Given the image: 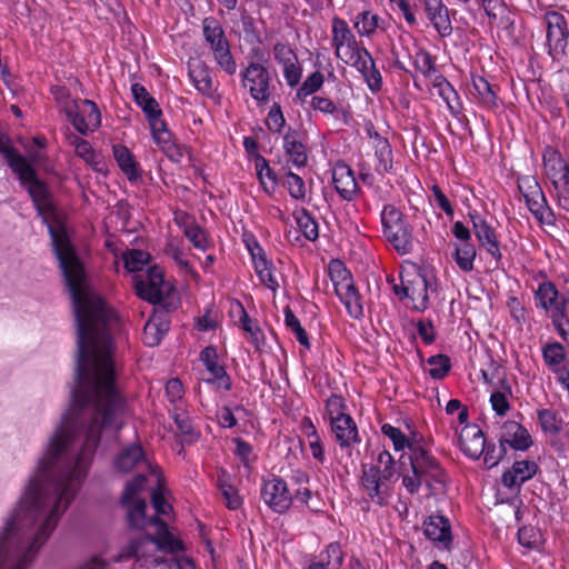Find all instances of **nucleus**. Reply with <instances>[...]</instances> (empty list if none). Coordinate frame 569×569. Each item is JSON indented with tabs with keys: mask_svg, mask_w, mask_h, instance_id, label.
<instances>
[{
	"mask_svg": "<svg viewBox=\"0 0 569 569\" xmlns=\"http://www.w3.org/2000/svg\"><path fill=\"white\" fill-rule=\"evenodd\" d=\"M87 378L77 379L72 407L49 438L36 471L0 533V569H28L40 547L86 479L102 432L122 426L124 402L110 375L96 377L92 390ZM93 556L79 569H107Z\"/></svg>",
	"mask_w": 569,
	"mask_h": 569,
	"instance_id": "1",
	"label": "nucleus"
},
{
	"mask_svg": "<svg viewBox=\"0 0 569 569\" xmlns=\"http://www.w3.org/2000/svg\"><path fill=\"white\" fill-rule=\"evenodd\" d=\"M11 169L27 189L51 236L78 325L77 379L87 378L86 386L92 390L96 377L103 376L106 381H110V375L116 373L111 335L119 327V318L89 286L83 264L53 207L47 186L38 180L32 163L26 158H14Z\"/></svg>",
	"mask_w": 569,
	"mask_h": 569,
	"instance_id": "2",
	"label": "nucleus"
},
{
	"mask_svg": "<svg viewBox=\"0 0 569 569\" xmlns=\"http://www.w3.org/2000/svg\"><path fill=\"white\" fill-rule=\"evenodd\" d=\"M159 528V537L140 536L131 538L121 547L119 553L113 557L112 561L123 562L134 559L142 566L149 568L156 567L163 562L164 552H173L181 548L180 542L176 540L167 530L164 522L156 521Z\"/></svg>",
	"mask_w": 569,
	"mask_h": 569,
	"instance_id": "3",
	"label": "nucleus"
},
{
	"mask_svg": "<svg viewBox=\"0 0 569 569\" xmlns=\"http://www.w3.org/2000/svg\"><path fill=\"white\" fill-rule=\"evenodd\" d=\"M410 451V466L401 471L402 486L409 493H417L422 482L429 488H432L433 483L445 482L443 469L426 448L411 446Z\"/></svg>",
	"mask_w": 569,
	"mask_h": 569,
	"instance_id": "4",
	"label": "nucleus"
},
{
	"mask_svg": "<svg viewBox=\"0 0 569 569\" xmlns=\"http://www.w3.org/2000/svg\"><path fill=\"white\" fill-rule=\"evenodd\" d=\"M383 236L393 248L405 254L412 248V228L403 213L393 204H385L381 211Z\"/></svg>",
	"mask_w": 569,
	"mask_h": 569,
	"instance_id": "5",
	"label": "nucleus"
},
{
	"mask_svg": "<svg viewBox=\"0 0 569 569\" xmlns=\"http://www.w3.org/2000/svg\"><path fill=\"white\" fill-rule=\"evenodd\" d=\"M202 32L206 42L209 44L214 61L228 74H234L237 63L230 50V44L219 21L213 18H206L202 22Z\"/></svg>",
	"mask_w": 569,
	"mask_h": 569,
	"instance_id": "6",
	"label": "nucleus"
},
{
	"mask_svg": "<svg viewBox=\"0 0 569 569\" xmlns=\"http://www.w3.org/2000/svg\"><path fill=\"white\" fill-rule=\"evenodd\" d=\"M543 169L556 190L559 204L569 211V163L557 150L547 148L543 152Z\"/></svg>",
	"mask_w": 569,
	"mask_h": 569,
	"instance_id": "7",
	"label": "nucleus"
},
{
	"mask_svg": "<svg viewBox=\"0 0 569 569\" xmlns=\"http://www.w3.org/2000/svg\"><path fill=\"white\" fill-rule=\"evenodd\" d=\"M430 282L428 278L417 270L401 273L400 286L393 291L400 299H407L412 309L425 311L429 306Z\"/></svg>",
	"mask_w": 569,
	"mask_h": 569,
	"instance_id": "8",
	"label": "nucleus"
},
{
	"mask_svg": "<svg viewBox=\"0 0 569 569\" xmlns=\"http://www.w3.org/2000/svg\"><path fill=\"white\" fill-rule=\"evenodd\" d=\"M535 301L538 308L550 315L552 326L567 319L569 293H560L551 281L539 283L535 291Z\"/></svg>",
	"mask_w": 569,
	"mask_h": 569,
	"instance_id": "9",
	"label": "nucleus"
},
{
	"mask_svg": "<svg viewBox=\"0 0 569 569\" xmlns=\"http://www.w3.org/2000/svg\"><path fill=\"white\" fill-rule=\"evenodd\" d=\"M241 82L250 97L258 103H267L271 96V77L266 67L251 62L241 73Z\"/></svg>",
	"mask_w": 569,
	"mask_h": 569,
	"instance_id": "10",
	"label": "nucleus"
},
{
	"mask_svg": "<svg viewBox=\"0 0 569 569\" xmlns=\"http://www.w3.org/2000/svg\"><path fill=\"white\" fill-rule=\"evenodd\" d=\"M146 482L144 476H137L130 481L123 491L122 503L128 508V521L134 528H144L148 523H154L158 519L146 518V502L138 498Z\"/></svg>",
	"mask_w": 569,
	"mask_h": 569,
	"instance_id": "11",
	"label": "nucleus"
},
{
	"mask_svg": "<svg viewBox=\"0 0 569 569\" xmlns=\"http://www.w3.org/2000/svg\"><path fill=\"white\" fill-rule=\"evenodd\" d=\"M64 111L74 129L84 134L94 131L101 124V114L97 104L91 100L72 101L64 104Z\"/></svg>",
	"mask_w": 569,
	"mask_h": 569,
	"instance_id": "12",
	"label": "nucleus"
},
{
	"mask_svg": "<svg viewBox=\"0 0 569 569\" xmlns=\"http://www.w3.org/2000/svg\"><path fill=\"white\" fill-rule=\"evenodd\" d=\"M134 289L141 299L158 303L163 300L169 286L163 280L162 270L152 267L146 274L134 277Z\"/></svg>",
	"mask_w": 569,
	"mask_h": 569,
	"instance_id": "13",
	"label": "nucleus"
},
{
	"mask_svg": "<svg viewBox=\"0 0 569 569\" xmlns=\"http://www.w3.org/2000/svg\"><path fill=\"white\" fill-rule=\"evenodd\" d=\"M331 46L336 57L341 61L362 47L358 43L348 22L338 16L331 19Z\"/></svg>",
	"mask_w": 569,
	"mask_h": 569,
	"instance_id": "14",
	"label": "nucleus"
},
{
	"mask_svg": "<svg viewBox=\"0 0 569 569\" xmlns=\"http://www.w3.org/2000/svg\"><path fill=\"white\" fill-rule=\"evenodd\" d=\"M392 480L385 478L379 468H368L362 472L361 487L371 501L385 506L392 495L390 486Z\"/></svg>",
	"mask_w": 569,
	"mask_h": 569,
	"instance_id": "15",
	"label": "nucleus"
},
{
	"mask_svg": "<svg viewBox=\"0 0 569 569\" xmlns=\"http://www.w3.org/2000/svg\"><path fill=\"white\" fill-rule=\"evenodd\" d=\"M518 188L525 198L530 212L539 220L546 221L550 217L545 194L533 177L526 176L518 180Z\"/></svg>",
	"mask_w": 569,
	"mask_h": 569,
	"instance_id": "16",
	"label": "nucleus"
},
{
	"mask_svg": "<svg viewBox=\"0 0 569 569\" xmlns=\"http://www.w3.org/2000/svg\"><path fill=\"white\" fill-rule=\"evenodd\" d=\"M342 62L356 68L357 71L361 73L367 86L372 92H377L381 89V73L377 69L376 62L371 53L365 47H361L359 50H357Z\"/></svg>",
	"mask_w": 569,
	"mask_h": 569,
	"instance_id": "17",
	"label": "nucleus"
},
{
	"mask_svg": "<svg viewBox=\"0 0 569 569\" xmlns=\"http://www.w3.org/2000/svg\"><path fill=\"white\" fill-rule=\"evenodd\" d=\"M273 59L282 67L283 78L291 88L296 87L302 77V67L295 50L286 43L277 42L272 48Z\"/></svg>",
	"mask_w": 569,
	"mask_h": 569,
	"instance_id": "18",
	"label": "nucleus"
},
{
	"mask_svg": "<svg viewBox=\"0 0 569 569\" xmlns=\"http://www.w3.org/2000/svg\"><path fill=\"white\" fill-rule=\"evenodd\" d=\"M261 497L264 503L278 513L287 511L292 502L287 483L276 477L263 481Z\"/></svg>",
	"mask_w": 569,
	"mask_h": 569,
	"instance_id": "19",
	"label": "nucleus"
},
{
	"mask_svg": "<svg viewBox=\"0 0 569 569\" xmlns=\"http://www.w3.org/2000/svg\"><path fill=\"white\" fill-rule=\"evenodd\" d=\"M247 247L260 282L272 292H276L280 287L279 279L271 261L268 260L264 250L256 241L253 243H248Z\"/></svg>",
	"mask_w": 569,
	"mask_h": 569,
	"instance_id": "20",
	"label": "nucleus"
},
{
	"mask_svg": "<svg viewBox=\"0 0 569 569\" xmlns=\"http://www.w3.org/2000/svg\"><path fill=\"white\" fill-rule=\"evenodd\" d=\"M200 359L210 375V377L204 379V382L216 385L217 388L226 391L230 390L232 386L231 379L226 372L224 367L218 362L216 348H204L200 353Z\"/></svg>",
	"mask_w": 569,
	"mask_h": 569,
	"instance_id": "21",
	"label": "nucleus"
},
{
	"mask_svg": "<svg viewBox=\"0 0 569 569\" xmlns=\"http://www.w3.org/2000/svg\"><path fill=\"white\" fill-rule=\"evenodd\" d=\"M154 142L174 162H179L183 157V148L178 146L173 140L167 124L160 118L149 122Z\"/></svg>",
	"mask_w": 569,
	"mask_h": 569,
	"instance_id": "22",
	"label": "nucleus"
},
{
	"mask_svg": "<svg viewBox=\"0 0 569 569\" xmlns=\"http://www.w3.org/2000/svg\"><path fill=\"white\" fill-rule=\"evenodd\" d=\"M350 21L357 34L360 38H372L379 31H385L386 21L378 13L369 8L350 17Z\"/></svg>",
	"mask_w": 569,
	"mask_h": 569,
	"instance_id": "23",
	"label": "nucleus"
},
{
	"mask_svg": "<svg viewBox=\"0 0 569 569\" xmlns=\"http://www.w3.org/2000/svg\"><path fill=\"white\" fill-rule=\"evenodd\" d=\"M546 23L547 42L550 50L563 51L569 36L565 17L558 12H549L546 14Z\"/></svg>",
	"mask_w": 569,
	"mask_h": 569,
	"instance_id": "24",
	"label": "nucleus"
},
{
	"mask_svg": "<svg viewBox=\"0 0 569 569\" xmlns=\"http://www.w3.org/2000/svg\"><path fill=\"white\" fill-rule=\"evenodd\" d=\"M475 236L480 246L496 260L501 259L499 239L495 229L480 216H470Z\"/></svg>",
	"mask_w": 569,
	"mask_h": 569,
	"instance_id": "25",
	"label": "nucleus"
},
{
	"mask_svg": "<svg viewBox=\"0 0 569 569\" xmlns=\"http://www.w3.org/2000/svg\"><path fill=\"white\" fill-rule=\"evenodd\" d=\"M459 445L466 456L478 459L485 450V436L477 425H466L459 432Z\"/></svg>",
	"mask_w": 569,
	"mask_h": 569,
	"instance_id": "26",
	"label": "nucleus"
},
{
	"mask_svg": "<svg viewBox=\"0 0 569 569\" xmlns=\"http://www.w3.org/2000/svg\"><path fill=\"white\" fill-rule=\"evenodd\" d=\"M367 131L370 144L375 150L376 171L380 174L390 172L392 169V150L389 141L375 131L372 126Z\"/></svg>",
	"mask_w": 569,
	"mask_h": 569,
	"instance_id": "27",
	"label": "nucleus"
},
{
	"mask_svg": "<svg viewBox=\"0 0 569 569\" xmlns=\"http://www.w3.org/2000/svg\"><path fill=\"white\" fill-rule=\"evenodd\" d=\"M501 445L507 443L516 450H527L532 445L528 430L516 421H506L501 427Z\"/></svg>",
	"mask_w": 569,
	"mask_h": 569,
	"instance_id": "28",
	"label": "nucleus"
},
{
	"mask_svg": "<svg viewBox=\"0 0 569 569\" xmlns=\"http://www.w3.org/2000/svg\"><path fill=\"white\" fill-rule=\"evenodd\" d=\"M335 189L345 200H351L358 190L353 171L345 163H337L332 169Z\"/></svg>",
	"mask_w": 569,
	"mask_h": 569,
	"instance_id": "29",
	"label": "nucleus"
},
{
	"mask_svg": "<svg viewBox=\"0 0 569 569\" xmlns=\"http://www.w3.org/2000/svg\"><path fill=\"white\" fill-rule=\"evenodd\" d=\"M538 470L535 461L520 460L516 461L511 469L503 472L501 482L507 488L520 487L523 482L531 479Z\"/></svg>",
	"mask_w": 569,
	"mask_h": 569,
	"instance_id": "30",
	"label": "nucleus"
},
{
	"mask_svg": "<svg viewBox=\"0 0 569 569\" xmlns=\"http://www.w3.org/2000/svg\"><path fill=\"white\" fill-rule=\"evenodd\" d=\"M425 10L433 28L441 37H448L452 32L448 9L441 0H423Z\"/></svg>",
	"mask_w": 569,
	"mask_h": 569,
	"instance_id": "31",
	"label": "nucleus"
},
{
	"mask_svg": "<svg viewBox=\"0 0 569 569\" xmlns=\"http://www.w3.org/2000/svg\"><path fill=\"white\" fill-rule=\"evenodd\" d=\"M188 74L196 90L208 97L213 94L214 89L210 71L200 59L189 60Z\"/></svg>",
	"mask_w": 569,
	"mask_h": 569,
	"instance_id": "32",
	"label": "nucleus"
},
{
	"mask_svg": "<svg viewBox=\"0 0 569 569\" xmlns=\"http://www.w3.org/2000/svg\"><path fill=\"white\" fill-rule=\"evenodd\" d=\"M423 532L430 540L440 542L446 548H449V545L452 540L451 528L449 520L443 516H430L423 522Z\"/></svg>",
	"mask_w": 569,
	"mask_h": 569,
	"instance_id": "33",
	"label": "nucleus"
},
{
	"mask_svg": "<svg viewBox=\"0 0 569 569\" xmlns=\"http://www.w3.org/2000/svg\"><path fill=\"white\" fill-rule=\"evenodd\" d=\"M282 148L284 153L295 167H305L308 162L306 146L301 142L300 136L295 130H289L282 138Z\"/></svg>",
	"mask_w": 569,
	"mask_h": 569,
	"instance_id": "34",
	"label": "nucleus"
},
{
	"mask_svg": "<svg viewBox=\"0 0 569 569\" xmlns=\"http://www.w3.org/2000/svg\"><path fill=\"white\" fill-rule=\"evenodd\" d=\"M337 296L345 305L350 317L359 319L363 315L361 298L352 281H345L337 286Z\"/></svg>",
	"mask_w": 569,
	"mask_h": 569,
	"instance_id": "35",
	"label": "nucleus"
},
{
	"mask_svg": "<svg viewBox=\"0 0 569 569\" xmlns=\"http://www.w3.org/2000/svg\"><path fill=\"white\" fill-rule=\"evenodd\" d=\"M336 441L341 448H349L359 441L358 429L350 416L330 422Z\"/></svg>",
	"mask_w": 569,
	"mask_h": 569,
	"instance_id": "36",
	"label": "nucleus"
},
{
	"mask_svg": "<svg viewBox=\"0 0 569 569\" xmlns=\"http://www.w3.org/2000/svg\"><path fill=\"white\" fill-rule=\"evenodd\" d=\"M131 93L134 102L143 111L148 122L156 120L162 116L161 109L153 97L147 91V89L140 83H133L131 86Z\"/></svg>",
	"mask_w": 569,
	"mask_h": 569,
	"instance_id": "37",
	"label": "nucleus"
},
{
	"mask_svg": "<svg viewBox=\"0 0 569 569\" xmlns=\"http://www.w3.org/2000/svg\"><path fill=\"white\" fill-rule=\"evenodd\" d=\"M169 330V320L164 313L153 315L143 328V342L149 347L160 343L164 333Z\"/></svg>",
	"mask_w": 569,
	"mask_h": 569,
	"instance_id": "38",
	"label": "nucleus"
},
{
	"mask_svg": "<svg viewBox=\"0 0 569 569\" xmlns=\"http://www.w3.org/2000/svg\"><path fill=\"white\" fill-rule=\"evenodd\" d=\"M545 365L553 373H560L566 369L567 353L565 347L557 341L546 343L541 349Z\"/></svg>",
	"mask_w": 569,
	"mask_h": 569,
	"instance_id": "39",
	"label": "nucleus"
},
{
	"mask_svg": "<svg viewBox=\"0 0 569 569\" xmlns=\"http://www.w3.org/2000/svg\"><path fill=\"white\" fill-rule=\"evenodd\" d=\"M112 153L119 168L127 178L130 181L137 180L139 177L138 164L131 151L122 144H114L112 147Z\"/></svg>",
	"mask_w": 569,
	"mask_h": 569,
	"instance_id": "40",
	"label": "nucleus"
},
{
	"mask_svg": "<svg viewBox=\"0 0 569 569\" xmlns=\"http://www.w3.org/2000/svg\"><path fill=\"white\" fill-rule=\"evenodd\" d=\"M342 551L338 543H330L320 555L318 561L312 562L309 569H339L342 563Z\"/></svg>",
	"mask_w": 569,
	"mask_h": 569,
	"instance_id": "41",
	"label": "nucleus"
},
{
	"mask_svg": "<svg viewBox=\"0 0 569 569\" xmlns=\"http://www.w3.org/2000/svg\"><path fill=\"white\" fill-rule=\"evenodd\" d=\"M472 94L476 96L480 103L487 108H495L497 106V94L491 84L482 77L477 76L472 78Z\"/></svg>",
	"mask_w": 569,
	"mask_h": 569,
	"instance_id": "42",
	"label": "nucleus"
},
{
	"mask_svg": "<svg viewBox=\"0 0 569 569\" xmlns=\"http://www.w3.org/2000/svg\"><path fill=\"white\" fill-rule=\"evenodd\" d=\"M475 259L476 248L471 242L465 241L455 244V261L462 271H471Z\"/></svg>",
	"mask_w": 569,
	"mask_h": 569,
	"instance_id": "43",
	"label": "nucleus"
},
{
	"mask_svg": "<svg viewBox=\"0 0 569 569\" xmlns=\"http://www.w3.org/2000/svg\"><path fill=\"white\" fill-rule=\"evenodd\" d=\"M537 419L542 431L550 435H558L563 427V420L560 415L551 409L537 410Z\"/></svg>",
	"mask_w": 569,
	"mask_h": 569,
	"instance_id": "44",
	"label": "nucleus"
},
{
	"mask_svg": "<svg viewBox=\"0 0 569 569\" xmlns=\"http://www.w3.org/2000/svg\"><path fill=\"white\" fill-rule=\"evenodd\" d=\"M295 220L299 231L310 241H315L319 236V228L316 220L306 209L296 210Z\"/></svg>",
	"mask_w": 569,
	"mask_h": 569,
	"instance_id": "45",
	"label": "nucleus"
},
{
	"mask_svg": "<svg viewBox=\"0 0 569 569\" xmlns=\"http://www.w3.org/2000/svg\"><path fill=\"white\" fill-rule=\"evenodd\" d=\"M302 428L312 457L322 463L325 461V450L316 427L310 419H305Z\"/></svg>",
	"mask_w": 569,
	"mask_h": 569,
	"instance_id": "46",
	"label": "nucleus"
},
{
	"mask_svg": "<svg viewBox=\"0 0 569 569\" xmlns=\"http://www.w3.org/2000/svg\"><path fill=\"white\" fill-rule=\"evenodd\" d=\"M143 459V451L139 445L126 448L116 459V467L123 472L130 471Z\"/></svg>",
	"mask_w": 569,
	"mask_h": 569,
	"instance_id": "47",
	"label": "nucleus"
},
{
	"mask_svg": "<svg viewBox=\"0 0 569 569\" xmlns=\"http://www.w3.org/2000/svg\"><path fill=\"white\" fill-rule=\"evenodd\" d=\"M240 313V326L250 336V340L256 348H260L264 343V336L254 320H252L242 305H238Z\"/></svg>",
	"mask_w": 569,
	"mask_h": 569,
	"instance_id": "48",
	"label": "nucleus"
},
{
	"mask_svg": "<svg viewBox=\"0 0 569 569\" xmlns=\"http://www.w3.org/2000/svg\"><path fill=\"white\" fill-rule=\"evenodd\" d=\"M68 140L74 148V152L78 157L83 159L88 164H98L99 154L92 149L91 144L87 140L73 134L70 136Z\"/></svg>",
	"mask_w": 569,
	"mask_h": 569,
	"instance_id": "49",
	"label": "nucleus"
},
{
	"mask_svg": "<svg viewBox=\"0 0 569 569\" xmlns=\"http://www.w3.org/2000/svg\"><path fill=\"white\" fill-rule=\"evenodd\" d=\"M183 233L198 250L207 251L211 247V240L207 232L196 223L186 226Z\"/></svg>",
	"mask_w": 569,
	"mask_h": 569,
	"instance_id": "50",
	"label": "nucleus"
},
{
	"mask_svg": "<svg viewBox=\"0 0 569 569\" xmlns=\"http://www.w3.org/2000/svg\"><path fill=\"white\" fill-rule=\"evenodd\" d=\"M284 323L288 329L291 330V332L295 335L298 342L303 346L305 348H310V342L308 335L306 330L302 328L299 319L296 317V315L292 312V310L287 307L284 308Z\"/></svg>",
	"mask_w": 569,
	"mask_h": 569,
	"instance_id": "51",
	"label": "nucleus"
},
{
	"mask_svg": "<svg viewBox=\"0 0 569 569\" xmlns=\"http://www.w3.org/2000/svg\"><path fill=\"white\" fill-rule=\"evenodd\" d=\"M282 183L293 199L303 200L306 198L307 188L303 179L298 174L291 171L286 172Z\"/></svg>",
	"mask_w": 569,
	"mask_h": 569,
	"instance_id": "52",
	"label": "nucleus"
},
{
	"mask_svg": "<svg viewBox=\"0 0 569 569\" xmlns=\"http://www.w3.org/2000/svg\"><path fill=\"white\" fill-rule=\"evenodd\" d=\"M223 477L224 473L218 479L219 489L224 498L226 506L231 510H237L242 505V499L239 496L238 490Z\"/></svg>",
	"mask_w": 569,
	"mask_h": 569,
	"instance_id": "53",
	"label": "nucleus"
},
{
	"mask_svg": "<svg viewBox=\"0 0 569 569\" xmlns=\"http://www.w3.org/2000/svg\"><path fill=\"white\" fill-rule=\"evenodd\" d=\"M381 431L391 440L396 451L403 450L405 448L410 449L411 446H420L419 443L409 442L406 435L400 429L391 426L390 423H385L381 427Z\"/></svg>",
	"mask_w": 569,
	"mask_h": 569,
	"instance_id": "54",
	"label": "nucleus"
},
{
	"mask_svg": "<svg viewBox=\"0 0 569 569\" xmlns=\"http://www.w3.org/2000/svg\"><path fill=\"white\" fill-rule=\"evenodd\" d=\"M256 171L260 183L266 191H270L276 184V174L264 158L256 160Z\"/></svg>",
	"mask_w": 569,
	"mask_h": 569,
	"instance_id": "55",
	"label": "nucleus"
},
{
	"mask_svg": "<svg viewBox=\"0 0 569 569\" xmlns=\"http://www.w3.org/2000/svg\"><path fill=\"white\" fill-rule=\"evenodd\" d=\"M149 258V253L137 249L129 250L123 256L124 266L130 272L141 271L148 263Z\"/></svg>",
	"mask_w": 569,
	"mask_h": 569,
	"instance_id": "56",
	"label": "nucleus"
},
{
	"mask_svg": "<svg viewBox=\"0 0 569 569\" xmlns=\"http://www.w3.org/2000/svg\"><path fill=\"white\" fill-rule=\"evenodd\" d=\"M428 373L435 379H442L450 369V360L447 356H431L428 361Z\"/></svg>",
	"mask_w": 569,
	"mask_h": 569,
	"instance_id": "57",
	"label": "nucleus"
},
{
	"mask_svg": "<svg viewBox=\"0 0 569 569\" xmlns=\"http://www.w3.org/2000/svg\"><path fill=\"white\" fill-rule=\"evenodd\" d=\"M439 96L443 99V101L447 103L449 110L457 114L460 110L459 103H458V94L455 91L453 87L442 79L440 82L437 83Z\"/></svg>",
	"mask_w": 569,
	"mask_h": 569,
	"instance_id": "58",
	"label": "nucleus"
},
{
	"mask_svg": "<svg viewBox=\"0 0 569 569\" xmlns=\"http://www.w3.org/2000/svg\"><path fill=\"white\" fill-rule=\"evenodd\" d=\"M173 419L180 432L188 437V440L191 441L198 438V432L194 430L187 412L176 408L173 411Z\"/></svg>",
	"mask_w": 569,
	"mask_h": 569,
	"instance_id": "59",
	"label": "nucleus"
},
{
	"mask_svg": "<svg viewBox=\"0 0 569 569\" xmlns=\"http://www.w3.org/2000/svg\"><path fill=\"white\" fill-rule=\"evenodd\" d=\"M415 68L423 76H431L436 72V64L429 52L419 49L413 56Z\"/></svg>",
	"mask_w": 569,
	"mask_h": 569,
	"instance_id": "60",
	"label": "nucleus"
},
{
	"mask_svg": "<svg viewBox=\"0 0 569 569\" xmlns=\"http://www.w3.org/2000/svg\"><path fill=\"white\" fill-rule=\"evenodd\" d=\"M540 532L537 528L525 526L518 531V541L527 549H536L540 543Z\"/></svg>",
	"mask_w": 569,
	"mask_h": 569,
	"instance_id": "61",
	"label": "nucleus"
},
{
	"mask_svg": "<svg viewBox=\"0 0 569 569\" xmlns=\"http://www.w3.org/2000/svg\"><path fill=\"white\" fill-rule=\"evenodd\" d=\"M323 74L319 71H315L309 74L298 89L299 97H308L318 91L323 84Z\"/></svg>",
	"mask_w": 569,
	"mask_h": 569,
	"instance_id": "62",
	"label": "nucleus"
},
{
	"mask_svg": "<svg viewBox=\"0 0 569 569\" xmlns=\"http://www.w3.org/2000/svg\"><path fill=\"white\" fill-rule=\"evenodd\" d=\"M326 409L330 422L349 416L348 413H346V405L340 396H331L327 400Z\"/></svg>",
	"mask_w": 569,
	"mask_h": 569,
	"instance_id": "63",
	"label": "nucleus"
},
{
	"mask_svg": "<svg viewBox=\"0 0 569 569\" xmlns=\"http://www.w3.org/2000/svg\"><path fill=\"white\" fill-rule=\"evenodd\" d=\"M284 124L286 119L283 117L281 108L278 103H274L268 112L266 126L271 132L279 133L284 127Z\"/></svg>",
	"mask_w": 569,
	"mask_h": 569,
	"instance_id": "64",
	"label": "nucleus"
}]
</instances>
